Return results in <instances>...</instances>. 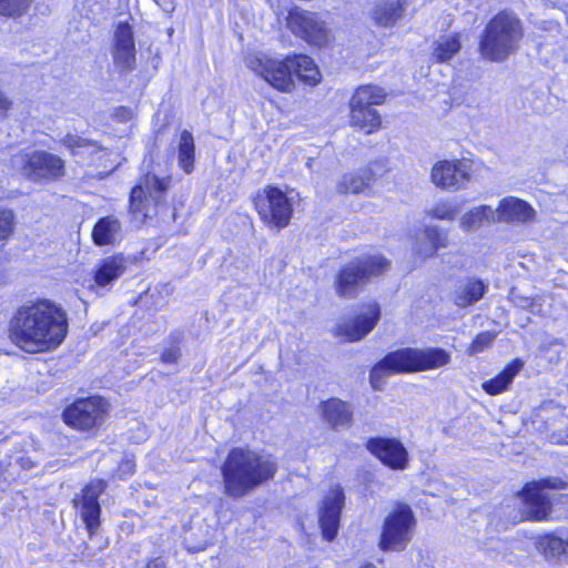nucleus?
I'll return each mask as SVG.
<instances>
[{
  "instance_id": "nucleus-30",
  "label": "nucleus",
  "mask_w": 568,
  "mask_h": 568,
  "mask_svg": "<svg viewBox=\"0 0 568 568\" xmlns=\"http://www.w3.org/2000/svg\"><path fill=\"white\" fill-rule=\"evenodd\" d=\"M485 222H496V211L490 205H479L466 212L459 224L464 231L470 232L478 230Z\"/></svg>"
},
{
  "instance_id": "nucleus-21",
  "label": "nucleus",
  "mask_w": 568,
  "mask_h": 568,
  "mask_svg": "<svg viewBox=\"0 0 568 568\" xmlns=\"http://www.w3.org/2000/svg\"><path fill=\"white\" fill-rule=\"evenodd\" d=\"M405 12V0H375L369 18L382 28H393L402 20Z\"/></svg>"
},
{
  "instance_id": "nucleus-33",
  "label": "nucleus",
  "mask_w": 568,
  "mask_h": 568,
  "mask_svg": "<svg viewBox=\"0 0 568 568\" xmlns=\"http://www.w3.org/2000/svg\"><path fill=\"white\" fill-rule=\"evenodd\" d=\"M351 122L366 133H373L381 126V116L375 109H351Z\"/></svg>"
},
{
  "instance_id": "nucleus-42",
  "label": "nucleus",
  "mask_w": 568,
  "mask_h": 568,
  "mask_svg": "<svg viewBox=\"0 0 568 568\" xmlns=\"http://www.w3.org/2000/svg\"><path fill=\"white\" fill-rule=\"evenodd\" d=\"M12 105V102L0 91V113H6Z\"/></svg>"
},
{
  "instance_id": "nucleus-37",
  "label": "nucleus",
  "mask_w": 568,
  "mask_h": 568,
  "mask_svg": "<svg viewBox=\"0 0 568 568\" xmlns=\"http://www.w3.org/2000/svg\"><path fill=\"white\" fill-rule=\"evenodd\" d=\"M459 209L448 202L436 203L429 211L428 215L445 221H453L458 215Z\"/></svg>"
},
{
  "instance_id": "nucleus-11",
  "label": "nucleus",
  "mask_w": 568,
  "mask_h": 568,
  "mask_svg": "<svg viewBox=\"0 0 568 568\" xmlns=\"http://www.w3.org/2000/svg\"><path fill=\"white\" fill-rule=\"evenodd\" d=\"M255 209L263 222L283 229L288 225L293 206L286 194L275 186H267L257 193Z\"/></svg>"
},
{
  "instance_id": "nucleus-10",
  "label": "nucleus",
  "mask_w": 568,
  "mask_h": 568,
  "mask_svg": "<svg viewBox=\"0 0 568 568\" xmlns=\"http://www.w3.org/2000/svg\"><path fill=\"white\" fill-rule=\"evenodd\" d=\"M286 27L293 34L314 47H325L333 40L332 30L316 12L292 9L286 18Z\"/></svg>"
},
{
  "instance_id": "nucleus-5",
  "label": "nucleus",
  "mask_w": 568,
  "mask_h": 568,
  "mask_svg": "<svg viewBox=\"0 0 568 568\" xmlns=\"http://www.w3.org/2000/svg\"><path fill=\"white\" fill-rule=\"evenodd\" d=\"M524 38V27L520 19L510 12H499L486 24L480 39L478 51L491 62H504L515 54Z\"/></svg>"
},
{
  "instance_id": "nucleus-6",
  "label": "nucleus",
  "mask_w": 568,
  "mask_h": 568,
  "mask_svg": "<svg viewBox=\"0 0 568 568\" xmlns=\"http://www.w3.org/2000/svg\"><path fill=\"white\" fill-rule=\"evenodd\" d=\"M389 262L379 255L363 256L345 264L336 274L335 290L343 298H353L368 281L383 274Z\"/></svg>"
},
{
  "instance_id": "nucleus-28",
  "label": "nucleus",
  "mask_w": 568,
  "mask_h": 568,
  "mask_svg": "<svg viewBox=\"0 0 568 568\" xmlns=\"http://www.w3.org/2000/svg\"><path fill=\"white\" fill-rule=\"evenodd\" d=\"M523 366L524 363L520 359H514L497 376L483 383V389L489 395H498L505 392Z\"/></svg>"
},
{
  "instance_id": "nucleus-14",
  "label": "nucleus",
  "mask_w": 568,
  "mask_h": 568,
  "mask_svg": "<svg viewBox=\"0 0 568 568\" xmlns=\"http://www.w3.org/2000/svg\"><path fill=\"white\" fill-rule=\"evenodd\" d=\"M379 318V304L375 302L363 304L354 316L337 324L335 335L346 342L361 341L374 329Z\"/></svg>"
},
{
  "instance_id": "nucleus-9",
  "label": "nucleus",
  "mask_w": 568,
  "mask_h": 568,
  "mask_svg": "<svg viewBox=\"0 0 568 568\" xmlns=\"http://www.w3.org/2000/svg\"><path fill=\"white\" fill-rule=\"evenodd\" d=\"M415 524L410 507L398 505L384 520L379 548L384 551L405 549L412 539Z\"/></svg>"
},
{
  "instance_id": "nucleus-36",
  "label": "nucleus",
  "mask_w": 568,
  "mask_h": 568,
  "mask_svg": "<svg viewBox=\"0 0 568 568\" xmlns=\"http://www.w3.org/2000/svg\"><path fill=\"white\" fill-rule=\"evenodd\" d=\"M114 48L135 49L133 31L129 23H119L113 37Z\"/></svg>"
},
{
  "instance_id": "nucleus-40",
  "label": "nucleus",
  "mask_w": 568,
  "mask_h": 568,
  "mask_svg": "<svg viewBox=\"0 0 568 568\" xmlns=\"http://www.w3.org/2000/svg\"><path fill=\"white\" fill-rule=\"evenodd\" d=\"M496 338V333L494 332H481L479 333L475 339L473 341L470 347H469V354L475 355L477 353L484 352L486 348H488L493 342Z\"/></svg>"
},
{
  "instance_id": "nucleus-1",
  "label": "nucleus",
  "mask_w": 568,
  "mask_h": 568,
  "mask_svg": "<svg viewBox=\"0 0 568 568\" xmlns=\"http://www.w3.org/2000/svg\"><path fill=\"white\" fill-rule=\"evenodd\" d=\"M65 311L49 300L20 306L9 322V338L20 349L30 353L53 351L68 334Z\"/></svg>"
},
{
  "instance_id": "nucleus-3",
  "label": "nucleus",
  "mask_w": 568,
  "mask_h": 568,
  "mask_svg": "<svg viewBox=\"0 0 568 568\" xmlns=\"http://www.w3.org/2000/svg\"><path fill=\"white\" fill-rule=\"evenodd\" d=\"M247 67L282 92L293 91L294 75L311 85L316 84L321 77L313 59L305 54L288 55L283 60L256 55L247 59Z\"/></svg>"
},
{
  "instance_id": "nucleus-7",
  "label": "nucleus",
  "mask_w": 568,
  "mask_h": 568,
  "mask_svg": "<svg viewBox=\"0 0 568 568\" xmlns=\"http://www.w3.org/2000/svg\"><path fill=\"white\" fill-rule=\"evenodd\" d=\"M170 183V178L160 179L150 173L139 181L130 195V210L136 221L142 223L146 219L158 215Z\"/></svg>"
},
{
  "instance_id": "nucleus-38",
  "label": "nucleus",
  "mask_w": 568,
  "mask_h": 568,
  "mask_svg": "<svg viewBox=\"0 0 568 568\" xmlns=\"http://www.w3.org/2000/svg\"><path fill=\"white\" fill-rule=\"evenodd\" d=\"M30 0H0V16L18 17L29 7Z\"/></svg>"
},
{
  "instance_id": "nucleus-44",
  "label": "nucleus",
  "mask_w": 568,
  "mask_h": 568,
  "mask_svg": "<svg viewBox=\"0 0 568 568\" xmlns=\"http://www.w3.org/2000/svg\"><path fill=\"white\" fill-rule=\"evenodd\" d=\"M361 568H376L373 564H366L362 566Z\"/></svg>"
},
{
  "instance_id": "nucleus-24",
  "label": "nucleus",
  "mask_w": 568,
  "mask_h": 568,
  "mask_svg": "<svg viewBox=\"0 0 568 568\" xmlns=\"http://www.w3.org/2000/svg\"><path fill=\"white\" fill-rule=\"evenodd\" d=\"M486 291L487 285L481 280L469 277L456 287L453 300L458 307H467L481 300Z\"/></svg>"
},
{
  "instance_id": "nucleus-20",
  "label": "nucleus",
  "mask_w": 568,
  "mask_h": 568,
  "mask_svg": "<svg viewBox=\"0 0 568 568\" xmlns=\"http://www.w3.org/2000/svg\"><path fill=\"white\" fill-rule=\"evenodd\" d=\"M320 412L324 422L333 429L348 428L353 423L352 405L339 398L333 397L322 402Z\"/></svg>"
},
{
  "instance_id": "nucleus-27",
  "label": "nucleus",
  "mask_w": 568,
  "mask_h": 568,
  "mask_svg": "<svg viewBox=\"0 0 568 568\" xmlns=\"http://www.w3.org/2000/svg\"><path fill=\"white\" fill-rule=\"evenodd\" d=\"M375 175L368 168L358 170L357 172L347 173L342 176L337 183V191L339 193H362L374 181Z\"/></svg>"
},
{
  "instance_id": "nucleus-19",
  "label": "nucleus",
  "mask_w": 568,
  "mask_h": 568,
  "mask_svg": "<svg viewBox=\"0 0 568 568\" xmlns=\"http://www.w3.org/2000/svg\"><path fill=\"white\" fill-rule=\"evenodd\" d=\"M496 222L509 224H527L536 221V210L525 200L507 196L499 201Z\"/></svg>"
},
{
  "instance_id": "nucleus-25",
  "label": "nucleus",
  "mask_w": 568,
  "mask_h": 568,
  "mask_svg": "<svg viewBox=\"0 0 568 568\" xmlns=\"http://www.w3.org/2000/svg\"><path fill=\"white\" fill-rule=\"evenodd\" d=\"M121 223L112 215L101 217L92 231L93 242L99 246L112 245L121 239Z\"/></svg>"
},
{
  "instance_id": "nucleus-43",
  "label": "nucleus",
  "mask_w": 568,
  "mask_h": 568,
  "mask_svg": "<svg viewBox=\"0 0 568 568\" xmlns=\"http://www.w3.org/2000/svg\"><path fill=\"white\" fill-rule=\"evenodd\" d=\"M146 568H163V567L160 562H153V564L148 565Z\"/></svg>"
},
{
  "instance_id": "nucleus-34",
  "label": "nucleus",
  "mask_w": 568,
  "mask_h": 568,
  "mask_svg": "<svg viewBox=\"0 0 568 568\" xmlns=\"http://www.w3.org/2000/svg\"><path fill=\"white\" fill-rule=\"evenodd\" d=\"M60 143L69 149L73 155L92 154L101 150L94 141L72 133L64 135L60 140Z\"/></svg>"
},
{
  "instance_id": "nucleus-15",
  "label": "nucleus",
  "mask_w": 568,
  "mask_h": 568,
  "mask_svg": "<svg viewBox=\"0 0 568 568\" xmlns=\"http://www.w3.org/2000/svg\"><path fill=\"white\" fill-rule=\"evenodd\" d=\"M471 163L467 160L439 161L432 170V181L445 190H459L470 180Z\"/></svg>"
},
{
  "instance_id": "nucleus-22",
  "label": "nucleus",
  "mask_w": 568,
  "mask_h": 568,
  "mask_svg": "<svg viewBox=\"0 0 568 568\" xmlns=\"http://www.w3.org/2000/svg\"><path fill=\"white\" fill-rule=\"evenodd\" d=\"M535 545L546 560L568 562V531L540 536Z\"/></svg>"
},
{
  "instance_id": "nucleus-35",
  "label": "nucleus",
  "mask_w": 568,
  "mask_h": 568,
  "mask_svg": "<svg viewBox=\"0 0 568 568\" xmlns=\"http://www.w3.org/2000/svg\"><path fill=\"white\" fill-rule=\"evenodd\" d=\"M113 61L121 72H130L135 68V49L113 47Z\"/></svg>"
},
{
  "instance_id": "nucleus-31",
  "label": "nucleus",
  "mask_w": 568,
  "mask_h": 568,
  "mask_svg": "<svg viewBox=\"0 0 568 568\" xmlns=\"http://www.w3.org/2000/svg\"><path fill=\"white\" fill-rule=\"evenodd\" d=\"M178 161L179 166L186 174L193 172L195 162V143L193 134L187 130H183L179 139Z\"/></svg>"
},
{
  "instance_id": "nucleus-29",
  "label": "nucleus",
  "mask_w": 568,
  "mask_h": 568,
  "mask_svg": "<svg viewBox=\"0 0 568 568\" xmlns=\"http://www.w3.org/2000/svg\"><path fill=\"white\" fill-rule=\"evenodd\" d=\"M385 97L382 88L372 84L363 85L353 94L349 106L351 109H373L374 105L382 104Z\"/></svg>"
},
{
  "instance_id": "nucleus-12",
  "label": "nucleus",
  "mask_w": 568,
  "mask_h": 568,
  "mask_svg": "<svg viewBox=\"0 0 568 568\" xmlns=\"http://www.w3.org/2000/svg\"><path fill=\"white\" fill-rule=\"evenodd\" d=\"M567 484L559 478H545L538 481L527 484L520 495L524 506L521 519L541 521L547 519L551 510V503L548 495L544 491L548 489H564Z\"/></svg>"
},
{
  "instance_id": "nucleus-26",
  "label": "nucleus",
  "mask_w": 568,
  "mask_h": 568,
  "mask_svg": "<svg viewBox=\"0 0 568 568\" xmlns=\"http://www.w3.org/2000/svg\"><path fill=\"white\" fill-rule=\"evenodd\" d=\"M447 233L442 232L436 226H428L423 233V237L416 243V254L423 258L433 256L438 248L447 247Z\"/></svg>"
},
{
  "instance_id": "nucleus-8",
  "label": "nucleus",
  "mask_w": 568,
  "mask_h": 568,
  "mask_svg": "<svg viewBox=\"0 0 568 568\" xmlns=\"http://www.w3.org/2000/svg\"><path fill=\"white\" fill-rule=\"evenodd\" d=\"M20 172L29 181L40 184L62 179L65 173V161L44 150L21 152L18 155Z\"/></svg>"
},
{
  "instance_id": "nucleus-2",
  "label": "nucleus",
  "mask_w": 568,
  "mask_h": 568,
  "mask_svg": "<svg viewBox=\"0 0 568 568\" xmlns=\"http://www.w3.org/2000/svg\"><path fill=\"white\" fill-rule=\"evenodd\" d=\"M277 467L276 459L270 454L233 448L221 467L224 493L232 498H242L271 480Z\"/></svg>"
},
{
  "instance_id": "nucleus-39",
  "label": "nucleus",
  "mask_w": 568,
  "mask_h": 568,
  "mask_svg": "<svg viewBox=\"0 0 568 568\" xmlns=\"http://www.w3.org/2000/svg\"><path fill=\"white\" fill-rule=\"evenodd\" d=\"M14 229V214L11 210H0V242H6Z\"/></svg>"
},
{
  "instance_id": "nucleus-17",
  "label": "nucleus",
  "mask_w": 568,
  "mask_h": 568,
  "mask_svg": "<svg viewBox=\"0 0 568 568\" xmlns=\"http://www.w3.org/2000/svg\"><path fill=\"white\" fill-rule=\"evenodd\" d=\"M343 505L344 493L338 486L332 488L322 501L320 508V527L323 537L328 541L333 540L337 535Z\"/></svg>"
},
{
  "instance_id": "nucleus-41",
  "label": "nucleus",
  "mask_w": 568,
  "mask_h": 568,
  "mask_svg": "<svg viewBox=\"0 0 568 568\" xmlns=\"http://www.w3.org/2000/svg\"><path fill=\"white\" fill-rule=\"evenodd\" d=\"M181 334L171 335L170 338L173 341V344L166 347L161 356L163 363L174 364L179 361L181 356L180 347L178 345L180 341Z\"/></svg>"
},
{
  "instance_id": "nucleus-32",
  "label": "nucleus",
  "mask_w": 568,
  "mask_h": 568,
  "mask_svg": "<svg viewBox=\"0 0 568 568\" xmlns=\"http://www.w3.org/2000/svg\"><path fill=\"white\" fill-rule=\"evenodd\" d=\"M462 48L459 36H443L434 43L433 58L438 63L450 60Z\"/></svg>"
},
{
  "instance_id": "nucleus-16",
  "label": "nucleus",
  "mask_w": 568,
  "mask_h": 568,
  "mask_svg": "<svg viewBox=\"0 0 568 568\" xmlns=\"http://www.w3.org/2000/svg\"><path fill=\"white\" fill-rule=\"evenodd\" d=\"M105 487V483L101 479L91 480L82 489L81 495L77 496L73 500L79 508L80 516L90 536H93L100 526L101 507L99 496L104 491Z\"/></svg>"
},
{
  "instance_id": "nucleus-4",
  "label": "nucleus",
  "mask_w": 568,
  "mask_h": 568,
  "mask_svg": "<svg viewBox=\"0 0 568 568\" xmlns=\"http://www.w3.org/2000/svg\"><path fill=\"white\" fill-rule=\"evenodd\" d=\"M450 355L443 348H413L406 347L388 353L373 366L369 373L372 387L382 390L388 376L437 369L447 365Z\"/></svg>"
},
{
  "instance_id": "nucleus-13",
  "label": "nucleus",
  "mask_w": 568,
  "mask_h": 568,
  "mask_svg": "<svg viewBox=\"0 0 568 568\" xmlns=\"http://www.w3.org/2000/svg\"><path fill=\"white\" fill-rule=\"evenodd\" d=\"M108 404L99 396L75 400L63 412L64 422L79 430H89L104 419Z\"/></svg>"
},
{
  "instance_id": "nucleus-23",
  "label": "nucleus",
  "mask_w": 568,
  "mask_h": 568,
  "mask_svg": "<svg viewBox=\"0 0 568 568\" xmlns=\"http://www.w3.org/2000/svg\"><path fill=\"white\" fill-rule=\"evenodd\" d=\"M126 260L118 254L108 256L94 270V283L100 287L112 285L126 270Z\"/></svg>"
},
{
  "instance_id": "nucleus-18",
  "label": "nucleus",
  "mask_w": 568,
  "mask_h": 568,
  "mask_svg": "<svg viewBox=\"0 0 568 568\" xmlns=\"http://www.w3.org/2000/svg\"><path fill=\"white\" fill-rule=\"evenodd\" d=\"M366 447L383 464L393 469H404L407 466V450L397 439L379 437L371 438L367 442Z\"/></svg>"
}]
</instances>
